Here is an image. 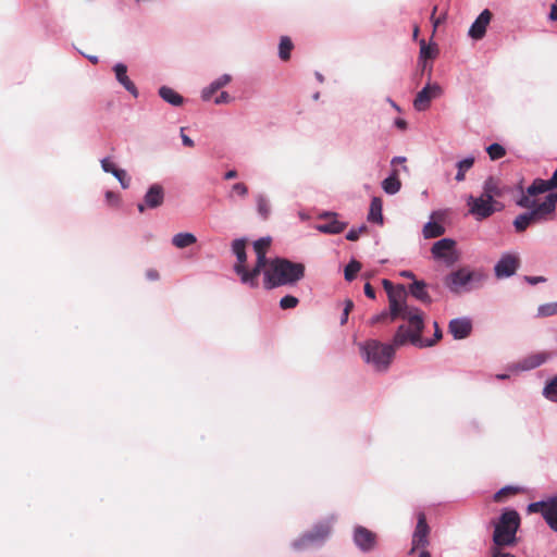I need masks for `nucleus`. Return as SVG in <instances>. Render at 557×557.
<instances>
[{
    "label": "nucleus",
    "instance_id": "obj_1",
    "mask_svg": "<svg viewBox=\"0 0 557 557\" xmlns=\"http://www.w3.org/2000/svg\"><path fill=\"white\" fill-rule=\"evenodd\" d=\"M408 292L404 285H398L397 293L388 297V310L392 315V321L398 318L408 321V325L401 324L398 326L394 335V345L405 346L411 344L416 347H431L433 342H423L422 332L424 329L423 312L407 304Z\"/></svg>",
    "mask_w": 557,
    "mask_h": 557
},
{
    "label": "nucleus",
    "instance_id": "obj_2",
    "mask_svg": "<svg viewBox=\"0 0 557 557\" xmlns=\"http://www.w3.org/2000/svg\"><path fill=\"white\" fill-rule=\"evenodd\" d=\"M304 275L305 267L302 263L277 257L270 260L268 267L263 270V286L267 289L292 286L300 281Z\"/></svg>",
    "mask_w": 557,
    "mask_h": 557
},
{
    "label": "nucleus",
    "instance_id": "obj_3",
    "mask_svg": "<svg viewBox=\"0 0 557 557\" xmlns=\"http://www.w3.org/2000/svg\"><path fill=\"white\" fill-rule=\"evenodd\" d=\"M533 205L531 207H522L529 211L521 213L513 220V226L517 233H523L529 226L552 221L555 218L557 206V194L549 193L544 201L537 202L535 197H532Z\"/></svg>",
    "mask_w": 557,
    "mask_h": 557
},
{
    "label": "nucleus",
    "instance_id": "obj_4",
    "mask_svg": "<svg viewBox=\"0 0 557 557\" xmlns=\"http://www.w3.org/2000/svg\"><path fill=\"white\" fill-rule=\"evenodd\" d=\"M520 516L516 510H505L495 523L493 545L491 547H512L518 543L517 531Z\"/></svg>",
    "mask_w": 557,
    "mask_h": 557
},
{
    "label": "nucleus",
    "instance_id": "obj_5",
    "mask_svg": "<svg viewBox=\"0 0 557 557\" xmlns=\"http://www.w3.org/2000/svg\"><path fill=\"white\" fill-rule=\"evenodd\" d=\"M398 346L383 344L376 339H369L360 344L362 358L370 363L376 371H386L393 360L395 348Z\"/></svg>",
    "mask_w": 557,
    "mask_h": 557
},
{
    "label": "nucleus",
    "instance_id": "obj_6",
    "mask_svg": "<svg viewBox=\"0 0 557 557\" xmlns=\"http://www.w3.org/2000/svg\"><path fill=\"white\" fill-rule=\"evenodd\" d=\"M246 244L247 240L244 238L233 240L232 251L236 257L233 270L238 275L242 284L250 288H257L259 286L260 273L256 263L252 268H249L247 264Z\"/></svg>",
    "mask_w": 557,
    "mask_h": 557
},
{
    "label": "nucleus",
    "instance_id": "obj_7",
    "mask_svg": "<svg viewBox=\"0 0 557 557\" xmlns=\"http://www.w3.org/2000/svg\"><path fill=\"white\" fill-rule=\"evenodd\" d=\"M467 207L469 214L473 215L476 221H482L496 212L503 211L505 205L497 199H492L490 195L482 190L480 196L470 195L467 198Z\"/></svg>",
    "mask_w": 557,
    "mask_h": 557
},
{
    "label": "nucleus",
    "instance_id": "obj_8",
    "mask_svg": "<svg viewBox=\"0 0 557 557\" xmlns=\"http://www.w3.org/2000/svg\"><path fill=\"white\" fill-rule=\"evenodd\" d=\"M554 189H557V169L549 180L535 178L516 203L519 207H531L533 205L532 197Z\"/></svg>",
    "mask_w": 557,
    "mask_h": 557
},
{
    "label": "nucleus",
    "instance_id": "obj_9",
    "mask_svg": "<svg viewBox=\"0 0 557 557\" xmlns=\"http://www.w3.org/2000/svg\"><path fill=\"white\" fill-rule=\"evenodd\" d=\"M528 510L542 513L549 528L557 532V495L546 500L531 503Z\"/></svg>",
    "mask_w": 557,
    "mask_h": 557
},
{
    "label": "nucleus",
    "instance_id": "obj_10",
    "mask_svg": "<svg viewBox=\"0 0 557 557\" xmlns=\"http://www.w3.org/2000/svg\"><path fill=\"white\" fill-rule=\"evenodd\" d=\"M417 525L412 534L411 548L409 555H413L416 550L426 549L430 544V527L423 512L417 516Z\"/></svg>",
    "mask_w": 557,
    "mask_h": 557
},
{
    "label": "nucleus",
    "instance_id": "obj_11",
    "mask_svg": "<svg viewBox=\"0 0 557 557\" xmlns=\"http://www.w3.org/2000/svg\"><path fill=\"white\" fill-rule=\"evenodd\" d=\"M442 94L443 89L437 83H428L425 87L417 94L413 100L414 109L417 111H425L429 109L431 101L438 98Z\"/></svg>",
    "mask_w": 557,
    "mask_h": 557
},
{
    "label": "nucleus",
    "instance_id": "obj_12",
    "mask_svg": "<svg viewBox=\"0 0 557 557\" xmlns=\"http://www.w3.org/2000/svg\"><path fill=\"white\" fill-rule=\"evenodd\" d=\"M337 218V213L334 212L319 214V223H315V230L327 234L342 233L346 228L347 223L341 222Z\"/></svg>",
    "mask_w": 557,
    "mask_h": 557
},
{
    "label": "nucleus",
    "instance_id": "obj_13",
    "mask_svg": "<svg viewBox=\"0 0 557 557\" xmlns=\"http://www.w3.org/2000/svg\"><path fill=\"white\" fill-rule=\"evenodd\" d=\"M520 265V258L515 253H505L496 263L494 271L497 278L509 277Z\"/></svg>",
    "mask_w": 557,
    "mask_h": 557
},
{
    "label": "nucleus",
    "instance_id": "obj_14",
    "mask_svg": "<svg viewBox=\"0 0 557 557\" xmlns=\"http://www.w3.org/2000/svg\"><path fill=\"white\" fill-rule=\"evenodd\" d=\"M354 542L362 552H370L376 546V534L362 525H358L354 531Z\"/></svg>",
    "mask_w": 557,
    "mask_h": 557
},
{
    "label": "nucleus",
    "instance_id": "obj_15",
    "mask_svg": "<svg viewBox=\"0 0 557 557\" xmlns=\"http://www.w3.org/2000/svg\"><path fill=\"white\" fill-rule=\"evenodd\" d=\"M164 200L163 187L159 184L150 186L144 197V203H138L137 208L139 212H144L145 208L154 209L160 207Z\"/></svg>",
    "mask_w": 557,
    "mask_h": 557
},
{
    "label": "nucleus",
    "instance_id": "obj_16",
    "mask_svg": "<svg viewBox=\"0 0 557 557\" xmlns=\"http://www.w3.org/2000/svg\"><path fill=\"white\" fill-rule=\"evenodd\" d=\"M271 243H272V238L269 236L261 237L253 243V250H255V253L257 257L255 263L258 267V271L260 274L268 267V263L270 262V260L267 259V253L271 246Z\"/></svg>",
    "mask_w": 557,
    "mask_h": 557
},
{
    "label": "nucleus",
    "instance_id": "obj_17",
    "mask_svg": "<svg viewBox=\"0 0 557 557\" xmlns=\"http://www.w3.org/2000/svg\"><path fill=\"white\" fill-rule=\"evenodd\" d=\"M482 190L490 195L492 199H497L504 197L506 194L510 193V187L504 184L499 178L490 176L484 183Z\"/></svg>",
    "mask_w": 557,
    "mask_h": 557
},
{
    "label": "nucleus",
    "instance_id": "obj_18",
    "mask_svg": "<svg viewBox=\"0 0 557 557\" xmlns=\"http://www.w3.org/2000/svg\"><path fill=\"white\" fill-rule=\"evenodd\" d=\"M455 242L450 238H443L433 244L431 249L432 255L436 259H443L448 263L454 261L453 250L455 247Z\"/></svg>",
    "mask_w": 557,
    "mask_h": 557
},
{
    "label": "nucleus",
    "instance_id": "obj_19",
    "mask_svg": "<svg viewBox=\"0 0 557 557\" xmlns=\"http://www.w3.org/2000/svg\"><path fill=\"white\" fill-rule=\"evenodd\" d=\"M492 20V12L484 10L473 22L469 29V36L475 40L482 39L486 33V27Z\"/></svg>",
    "mask_w": 557,
    "mask_h": 557
},
{
    "label": "nucleus",
    "instance_id": "obj_20",
    "mask_svg": "<svg viewBox=\"0 0 557 557\" xmlns=\"http://www.w3.org/2000/svg\"><path fill=\"white\" fill-rule=\"evenodd\" d=\"M448 329L454 338L463 339L470 335L472 324L468 319H454L449 322Z\"/></svg>",
    "mask_w": 557,
    "mask_h": 557
},
{
    "label": "nucleus",
    "instance_id": "obj_21",
    "mask_svg": "<svg viewBox=\"0 0 557 557\" xmlns=\"http://www.w3.org/2000/svg\"><path fill=\"white\" fill-rule=\"evenodd\" d=\"M472 278V272L467 271L465 269H460L456 272H453L446 278V285L453 290L458 292V289L469 283Z\"/></svg>",
    "mask_w": 557,
    "mask_h": 557
},
{
    "label": "nucleus",
    "instance_id": "obj_22",
    "mask_svg": "<svg viewBox=\"0 0 557 557\" xmlns=\"http://www.w3.org/2000/svg\"><path fill=\"white\" fill-rule=\"evenodd\" d=\"M114 72H115V76H116V79L117 82L129 92L132 94L134 97H137L138 96V90L135 86V84L129 79V77L127 76V67L125 64L123 63H117L115 66H114Z\"/></svg>",
    "mask_w": 557,
    "mask_h": 557
},
{
    "label": "nucleus",
    "instance_id": "obj_23",
    "mask_svg": "<svg viewBox=\"0 0 557 557\" xmlns=\"http://www.w3.org/2000/svg\"><path fill=\"white\" fill-rule=\"evenodd\" d=\"M426 284L423 281H414L409 285V293L422 304L430 305L432 298L425 289Z\"/></svg>",
    "mask_w": 557,
    "mask_h": 557
},
{
    "label": "nucleus",
    "instance_id": "obj_24",
    "mask_svg": "<svg viewBox=\"0 0 557 557\" xmlns=\"http://www.w3.org/2000/svg\"><path fill=\"white\" fill-rule=\"evenodd\" d=\"M231 82V76L227 74L222 75L221 77L216 78L214 82L210 84L209 87L205 88L202 90L201 97L205 101H208L211 99L213 94H215L219 89L224 87Z\"/></svg>",
    "mask_w": 557,
    "mask_h": 557
},
{
    "label": "nucleus",
    "instance_id": "obj_25",
    "mask_svg": "<svg viewBox=\"0 0 557 557\" xmlns=\"http://www.w3.org/2000/svg\"><path fill=\"white\" fill-rule=\"evenodd\" d=\"M547 358H548V354H546V352H536V354L530 355L521 361V369L522 370H531V369L537 368L541 364H543L547 360Z\"/></svg>",
    "mask_w": 557,
    "mask_h": 557
},
{
    "label": "nucleus",
    "instance_id": "obj_26",
    "mask_svg": "<svg viewBox=\"0 0 557 557\" xmlns=\"http://www.w3.org/2000/svg\"><path fill=\"white\" fill-rule=\"evenodd\" d=\"M382 187L386 194L394 195L399 191L401 183L398 178V171L394 170L392 175L385 178L382 183Z\"/></svg>",
    "mask_w": 557,
    "mask_h": 557
},
{
    "label": "nucleus",
    "instance_id": "obj_27",
    "mask_svg": "<svg viewBox=\"0 0 557 557\" xmlns=\"http://www.w3.org/2000/svg\"><path fill=\"white\" fill-rule=\"evenodd\" d=\"M368 220L373 223H380L383 222V215H382V200L379 197H374L371 200L370 203V210L368 214Z\"/></svg>",
    "mask_w": 557,
    "mask_h": 557
},
{
    "label": "nucleus",
    "instance_id": "obj_28",
    "mask_svg": "<svg viewBox=\"0 0 557 557\" xmlns=\"http://www.w3.org/2000/svg\"><path fill=\"white\" fill-rule=\"evenodd\" d=\"M159 95L164 101L171 103L172 106H181L184 101L180 94L166 86H162L159 89Z\"/></svg>",
    "mask_w": 557,
    "mask_h": 557
},
{
    "label": "nucleus",
    "instance_id": "obj_29",
    "mask_svg": "<svg viewBox=\"0 0 557 557\" xmlns=\"http://www.w3.org/2000/svg\"><path fill=\"white\" fill-rule=\"evenodd\" d=\"M197 242V238L191 233H178L173 236L172 244L180 249L186 248Z\"/></svg>",
    "mask_w": 557,
    "mask_h": 557
},
{
    "label": "nucleus",
    "instance_id": "obj_30",
    "mask_svg": "<svg viewBox=\"0 0 557 557\" xmlns=\"http://www.w3.org/2000/svg\"><path fill=\"white\" fill-rule=\"evenodd\" d=\"M423 236L424 238H436L442 236L445 233V228L443 225L436 222H428L423 226Z\"/></svg>",
    "mask_w": 557,
    "mask_h": 557
},
{
    "label": "nucleus",
    "instance_id": "obj_31",
    "mask_svg": "<svg viewBox=\"0 0 557 557\" xmlns=\"http://www.w3.org/2000/svg\"><path fill=\"white\" fill-rule=\"evenodd\" d=\"M294 49L292 39L287 36H282L278 45V57L282 61L290 59V52Z\"/></svg>",
    "mask_w": 557,
    "mask_h": 557
},
{
    "label": "nucleus",
    "instance_id": "obj_32",
    "mask_svg": "<svg viewBox=\"0 0 557 557\" xmlns=\"http://www.w3.org/2000/svg\"><path fill=\"white\" fill-rule=\"evenodd\" d=\"M474 158L468 157L457 163V174L455 180L457 182H462L466 178V173L473 166Z\"/></svg>",
    "mask_w": 557,
    "mask_h": 557
},
{
    "label": "nucleus",
    "instance_id": "obj_33",
    "mask_svg": "<svg viewBox=\"0 0 557 557\" xmlns=\"http://www.w3.org/2000/svg\"><path fill=\"white\" fill-rule=\"evenodd\" d=\"M361 270V263L355 259H352L345 268L344 275L345 280L351 282L357 276L358 272Z\"/></svg>",
    "mask_w": 557,
    "mask_h": 557
},
{
    "label": "nucleus",
    "instance_id": "obj_34",
    "mask_svg": "<svg viewBox=\"0 0 557 557\" xmlns=\"http://www.w3.org/2000/svg\"><path fill=\"white\" fill-rule=\"evenodd\" d=\"M257 210L262 219L265 220L270 216V213H271L270 203H269L268 199L262 195H259L257 197Z\"/></svg>",
    "mask_w": 557,
    "mask_h": 557
},
{
    "label": "nucleus",
    "instance_id": "obj_35",
    "mask_svg": "<svg viewBox=\"0 0 557 557\" xmlns=\"http://www.w3.org/2000/svg\"><path fill=\"white\" fill-rule=\"evenodd\" d=\"M437 54V49L430 45H426L424 39L420 40V59H434Z\"/></svg>",
    "mask_w": 557,
    "mask_h": 557
},
{
    "label": "nucleus",
    "instance_id": "obj_36",
    "mask_svg": "<svg viewBox=\"0 0 557 557\" xmlns=\"http://www.w3.org/2000/svg\"><path fill=\"white\" fill-rule=\"evenodd\" d=\"M486 152L491 160L495 161L505 157L506 149L502 145L495 143L486 148Z\"/></svg>",
    "mask_w": 557,
    "mask_h": 557
},
{
    "label": "nucleus",
    "instance_id": "obj_37",
    "mask_svg": "<svg viewBox=\"0 0 557 557\" xmlns=\"http://www.w3.org/2000/svg\"><path fill=\"white\" fill-rule=\"evenodd\" d=\"M332 532V524L330 521L320 522L315 525V541L326 539Z\"/></svg>",
    "mask_w": 557,
    "mask_h": 557
},
{
    "label": "nucleus",
    "instance_id": "obj_38",
    "mask_svg": "<svg viewBox=\"0 0 557 557\" xmlns=\"http://www.w3.org/2000/svg\"><path fill=\"white\" fill-rule=\"evenodd\" d=\"M557 314V302L541 305L537 309L539 317H550Z\"/></svg>",
    "mask_w": 557,
    "mask_h": 557
},
{
    "label": "nucleus",
    "instance_id": "obj_39",
    "mask_svg": "<svg viewBox=\"0 0 557 557\" xmlns=\"http://www.w3.org/2000/svg\"><path fill=\"white\" fill-rule=\"evenodd\" d=\"M544 395L552 401H557V376L544 388Z\"/></svg>",
    "mask_w": 557,
    "mask_h": 557
},
{
    "label": "nucleus",
    "instance_id": "obj_40",
    "mask_svg": "<svg viewBox=\"0 0 557 557\" xmlns=\"http://www.w3.org/2000/svg\"><path fill=\"white\" fill-rule=\"evenodd\" d=\"M517 492H518V488H516V487L505 486L494 494V500L497 503L503 502L505 497L513 495Z\"/></svg>",
    "mask_w": 557,
    "mask_h": 557
},
{
    "label": "nucleus",
    "instance_id": "obj_41",
    "mask_svg": "<svg viewBox=\"0 0 557 557\" xmlns=\"http://www.w3.org/2000/svg\"><path fill=\"white\" fill-rule=\"evenodd\" d=\"M388 322H393L392 321V315H389V310L388 311H382L381 313L373 315L369 320L368 323L370 325H375V324H379V323H388Z\"/></svg>",
    "mask_w": 557,
    "mask_h": 557
},
{
    "label": "nucleus",
    "instance_id": "obj_42",
    "mask_svg": "<svg viewBox=\"0 0 557 557\" xmlns=\"http://www.w3.org/2000/svg\"><path fill=\"white\" fill-rule=\"evenodd\" d=\"M299 300L295 296L286 295L280 300V307L283 310L293 309L298 305Z\"/></svg>",
    "mask_w": 557,
    "mask_h": 557
},
{
    "label": "nucleus",
    "instance_id": "obj_43",
    "mask_svg": "<svg viewBox=\"0 0 557 557\" xmlns=\"http://www.w3.org/2000/svg\"><path fill=\"white\" fill-rule=\"evenodd\" d=\"M113 175L119 180L123 188H127L129 186V177L125 170L117 169L113 172Z\"/></svg>",
    "mask_w": 557,
    "mask_h": 557
},
{
    "label": "nucleus",
    "instance_id": "obj_44",
    "mask_svg": "<svg viewBox=\"0 0 557 557\" xmlns=\"http://www.w3.org/2000/svg\"><path fill=\"white\" fill-rule=\"evenodd\" d=\"M233 194L245 198L248 195V186L245 183H236L232 186V195Z\"/></svg>",
    "mask_w": 557,
    "mask_h": 557
},
{
    "label": "nucleus",
    "instance_id": "obj_45",
    "mask_svg": "<svg viewBox=\"0 0 557 557\" xmlns=\"http://www.w3.org/2000/svg\"><path fill=\"white\" fill-rule=\"evenodd\" d=\"M506 547H490L491 557H516L513 554L506 552Z\"/></svg>",
    "mask_w": 557,
    "mask_h": 557
},
{
    "label": "nucleus",
    "instance_id": "obj_46",
    "mask_svg": "<svg viewBox=\"0 0 557 557\" xmlns=\"http://www.w3.org/2000/svg\"><path fill=\"white\" fill-rule=\"evenodd\" d=\"M354 308V302L350 299L345 300V307L343 309V314L341 318V324L344 325L348 321L349 313Z\"/></svg>",
    "mask_w": 557,
    "mask_h": 557
},
{
    "label": "nucleus",
    "instance_id": "obj_47",
    "mask_svg": "<svg viewBox=\"0 0 557 557\" xmlns=\"http://www.w3.org/2000/svg\"><path fill=\"white\" fill-rule=\"evenodd\" d=\"M364 232H367L366 225L360 226L358 230L352 228L347 233L346 238L350 242H355L359 239L360 235Z\"/></svg>",
    "mask_w": 557,
    "mask_h": 557
},
{
    "label": "nucleus",
    "instance_id": "obj_48",
    "mask_svg": "<svg viewBox=\"0 0 557 557\" xmlns=\"http://www.w3.org/2000/svg\"><path fill=\"white\" fill-rule=\"evenodd\" d=\"M313 542V535L307 534L294 543L295 548L308 547Z\"/></svg>",
    "mask_w": 557,
    "mask_h": 557
},
{
    "label": "nucleus",
    "instance_id": "obj_49",
    "mask_svg": "<svg viewBox=\"0 0 557 557\" xmlns=\"http://www.w3.org/2000/svg\"><path fill=\"white\" fill-rule=\"evenodd\" d=\"M101 168L104 172L113 174L117 170V168L114 165L113 162H111L109 159H102L101 160Z\"/></svg>",
    "mask_w": 557,
    "mask_h": 557
},
{
    "label": "nucleus",
    "instance_id": "obj_50",
    "mask_svg": "<svg viewBox=\"0 0 557 557\" xmlns=\"http://www.w3.org/2000/svg\"><path fill=\"white\" fill-rule=\"evenodd\" d=\"M382 285L387 294V297H389V295L392 294H396L397 293V288H398V285L395 286L391 281L388 280H383L382 281Z\"/></svg>",
    "mask_w": 557,
    "mask_h": 557
},
{
    "label": "nucleus",
    "instance_id": "obj_51",
    "mask_svg": "<svg viewBox=\"0 0 557 557\" xmlns=\"http://www.w3.org/2000/svg\"><path fill=\"white\" fill-rule=\"evenodd\" d=\"M231 96L226 91H222L214 100L216 104L228 103L231 101Z\"/></svg>",
    "mask_w": 557,
    "mask_h": 557
},
{
    "label": "nucleus",
    "instance_id": "obj_52",
    "mask_svg": "<svg viewBox=\"0 0 557 557\" xmlns=\"http://www.w3.org/2000/svg\"><path fill=\"white\" fill-rule=\"evenodd\" d=\"M524 281L528 282L531 285H535L537 283H544L546 282V277L544 276H524Z\"/></svg>",
    "mask_w": 557,
    "mask_h": 557
},
{
    "label": "nucleus",
    "instance_id": "obj_53",
    "mask_svg": "<svg viewBox=\"0 0 557 557\" xmlns=\"http://www.w3.org/2000/svg\"><path fill=\"white\" fill-rule=\"evenodd\" d=\"M106 199H107L108 203L111 205V206L116 205L117 201H119L117 195L114 194L113 191H107L106 193Z\"/></svg>",
    "mask_w": 557,
    "mask_h": 557
},
{
    "label": "nucleus",
    "instance_id": "obj_54",
    "mask_svg": "<svg viewBox=\"0 0 557 557\" xmlns=\"http://www.w3.org/2000/svg\"><path fill=\"white\" fill-rule=\"evenodd\" d=\"M434 327H435V333H434V339H432L431 342H433V344L431 346H433L437 341H440L442 338V331L437 324V322H434ZM423 342H428L426 339H423Z\"/></svg>",
    "mask_w": 557,
    "mask_h": 557
},
{
    "label": "nucleus",
    "instance_id": "obj_55",
    "mask_svg": "<svg viewBox=\"0 0 557 557\" xmlns=\"http://www.w3.org/2000/svg\"><path fill=\"white\" fill-rule=\"evenodd\" d=\"M364 294H366L367 297H369L371 299L375 298V290H374V288L372 287V285L370 283H366V285H364Z\"/></svg>",
    "mask_w": 557,
    "mask_h": 557
},
{
    "label": "nucleus",
    "instance_id": "obj_56",
    "mask_svg": "<svg viewBox=\"0 0 557 557\" xmlns=\"http://www.w3.org/2000/svg\"><path fill=\"white\" fill-rule=\"evenodd\" d=\"M181 137L185 146L194 147V141L187 135L184 134V128H181Z\"/></svg>",
    "mask_w": 557,
    "mask_h": 557
},
{
    "label": "nucleus",
    "instance_id": "obj_57",
    "mask_svg": "<svg viewBox=\"0 0 557 557\" xmlns=\"http://www.w3.org/2000/svg\"><path fill=\"white\" fill-rule=\"evenodd\" d=\"M146 276L151 281H157L159 278V272L154 269H150L146 272Z\"/></svg>",
    "mask_w": 557,
    "mask_h": 557
},
{
    "label": "nucleus",
    "instance_id": "obj_58",
    "mask_svg": "<svg viewBox=\"0 0 557 557\" xmlns=\"http://www.w3.org/2000/svg\"><path fill=\"white\" fill-rule=\"evenodd\" d=\"M435 12H436V7L434 8L432 15H431V20L433 22L434 28H436L437 25L441 23V17H435Z\"/></svg>",
    "mask_w": 557,
    "mask_h": 557
},
{
    "label": "nucleus",
    "instance_id": "obj_59",
    "mask_svg": "<svg viewBox=\"0 0 557 557\" xmlns=\"http://www.w3.org/2000/svg\"><path fill=\"white\" fill-rule=\"evenodd\" d=\"M549 18L553 21L557 20V4H553L549 13Z\"/></svg>",
    "mask_w": 557,
    "mask_h": 557
},
{
    "label": "nucleus",
    "instance_id": "obj_60",
    "mask_svg": "<svg viewBox=\"0 0 557 557\" xmlns=\"http://www.w3.org/2000/svg\"><path fill=\"white\" fill-rule=\"evenodd\" d=\"M395 125H396L398 128H400V129H406V127H407V122H406L405 120H403V119H397V120L395 121Z\"/></svg>",
    "mask_w": 557,
    "mask_h": 557
},
{
    "label": "nucleus",
    "instance_id": "obj_61",
    "mask_svg": "<svg viewBox=\"0 0 557 557\" xmlns=\"http://www.w3.org/2000/svg\"><path fill=\"white\" fill-rule=\"evenodd\" d=\"M235 177H237V172L235 170H230L224 175L225 180H233Z\"/></svg>",
    "mask_w": 557,
    "mask_h": 557
},
{
    "label": "nucleus",
    "instance_id": "obj_62",
    "mask_svg": "<svg viewBox=\"0 0 557 557\" xmlns=\"http://www.w3.org/2000/svg\"><path fill=\"white\" fill-rule=\"evenodd\" d=\"M400 275L404 276V277H407V278H413L414 277V274L411 271H403L400 273Z\"/></svg>",
    "mask_w": 557,
    "mask_h": 557
},
{
    "label": "nucleus",
    "instance_id": "obj_63",
    "mask_svg": "<svg viewBox=\"0 0 557 557\" xmlns=\"http://www.w3.org/2000/svg\"><path fill=\"white\" fill-rule=\"evenodd\" d=\"M418 557H432V556L428 549H421V550H419Z\"/></svg>",
    "mask_w": 557,
    "mask_h": 557
},
{
    "label": "nucleus",
    "instance_id": "obj_64",
    "mask_svg": "<svg viewBox=\"0 0 557 557\" xmlns=\"http://www.w3.org/2000/svg\"><path fill=\"white\" fill-rule=\"evenodd\" d=\"M406 161V158L404 157H395L393 160H392V164H395V163H404Z\"/></svg>",
    "mask_w": 557,
    "mask_h": 557
}]
</instances>
